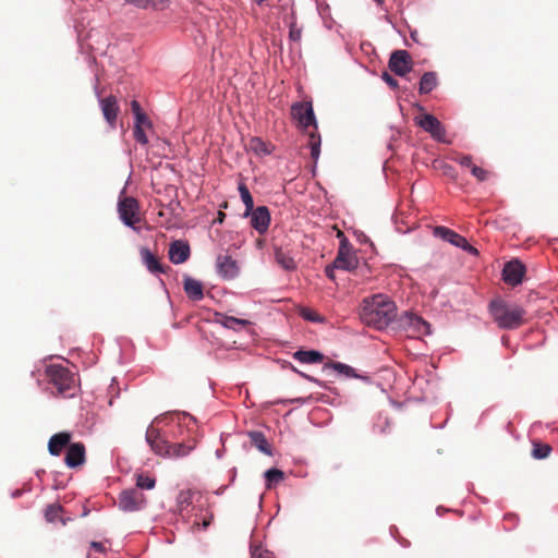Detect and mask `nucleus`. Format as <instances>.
I'll return each instance as SVG.
<instances>
[{"label":"nucleus","instance_id":"1","mask_svg":"<svg viewBox=\"0 0 558 558\" xmlns=\"http://www.w3.org/2000/svg\"><path fill=\"white\" fill-rule=\"evenodd\" d=\"M178 420H179V423L177 426L178 430L177 432L173 430L172 434H173V437H181L182 439H184V437H183L184 433L185 432L189 433L190 427L187 426L186 428H184L182 426L181 422L183 421L184 424H186L185 423L186 420H189L193 424H195V422H194V418L187 413L178 414ZM145 437H146V441L150 446L151 450L156 454L165 457V458L185 457L194 448V442L193 444L185 442L184 440L175 442V444H171L169 441V439L165 435H162L160 433V430L158 428H156L153 424L148 426Z\"/></svg>","mask_w":558,"mask_h":558},{"label":"nucleus","instance_id":"2","mask_svg":"<svg viewBox=\"0 0 558 558\" xmlns=\"http://www.w3.org/2000/svg\"><path fill=\"white\" fill-rule=\"evenodd\" d=\"M396 305L389 296L375 294L363 300L360 317L367 326L381 330L396 317Z\"/></svg>","mask_w":558,"mask_h":558},{"label":"nucleus","instance_id":"3","mask_svg":"<svg viewBox=\"0 0 558 558\" xmlns=\"http://www.w3.org/2000/svg\"><path fill=\"white\" fill-rule=\"evenodd\" d=\"M291 117L296 122L298 128L307 131L313 126V131L308 133L307 145L311 149V157L316 162L320 154V135L317 133V122L314 114L312 102H295L291 107Z\"/></svg>","mask_w":558,"mask_h":558},{"label":"nucleus","instance_id":"4","mask_svg":"<svg viewBox=\"0 0 558 558\" xmlns=\"http://www.w3.org/2000/svg\"><path fill=\"white\" fill-rule=\"evenodd\" d=\"M489 313L501 329H517L526 323V311L517 304H511L501 299L489 303Z\"/></svg>","mask_w":558,"mask_h":558},{"label":"nucleus","instance_id":"5","mask_svg":"<svg viewBox=\"0 0 558 558\" xmlns=\"http://www.w3.org/2000/svg\"><path fill=\"white\" fill-rule=\"evenodd\" d=\"M46 376L59 396L70 398L75 395L76 380L74 374L69 368L52 364L47 366Z\"/></svg>","mask_w":558,"mask_h":558},{"label":"nucleus","instance_id":"6","mask_svg":"<svg viewBox=\"0 0 558 558\" xmlns=\"http://www.w3.org/2000/svg\"><path fill=\"white\" fill-rule=\"evenodd\" d=\"M433 234L435 236L442 239L444 241L449 242L450 244H452L457 247L462 248L463 251L468 252L469 254H472L475 256L478 255L477 248L472 246L464 236L460 235L459 233H457L456 231H453L447 227H442V226L435 227L433 230Z\"/></svg>","mask_w":558,"mask_h":558},{"label":"nucleus","instance_id":"7","mask_svg":"<svg viewBox=\"0 0 558 558\" xmlns=\"http://www.w3.org/2000/svg\"><path fill=\"white\" fill-rule=\"evenodd\" d=\"M400 326L409 333L412 338H421L422 336L428 335L429 324L422 317L412 314L404 313L400 318Z\"/></svg>","mask_w":558,"mask_h":558},{"label":"nucleus","instance_id":"8","mask_svg":"<svg viewBox=\"0 0 558 558\" xmlns=\"http://www.w3.org/2000/svg\"><path fill=\"white\" fill-rule=\"evenodd\" d=\"M145 505L146 497L137 488L125 489L119 495V508L123 511H140Z\"/></svg>","mask_w":558,"mask_h":558},{"label":"nucleus","instance_id":"9","mask_svg":"<svg viewBox=\"0 0 558 558\" xmlns=\"http://www.w3.org/2000/svg\"><path fill=\"white\" fill-rule=\"evenodd\" d=\"M118 211L121 220L128 227L135 228L141 221L138 202L134 197H124L119 201Z\"/></svg>","mask_w":558,"mask_h":558},{"label":"nucleus","instance_id":"10","mask_svg":"<svg viewBox=\"0 0 558 558\" xmlns=\"http://www.w3.org/2000/svg\"><path fill=\"white\" fill-rule=\"evenodd\" d=\"M413 61L407 50H396L389 59V69L399 76H404L412 70Z\"/></svg>","mask_w":558,"mask_h":558},{"label":"nucleus","instance_id":"11","mask_svg":"<svg viewBox=\"0 0 558 558\" xmlns=\"http://www.w3.org/2000/svg\"><path fill=\"white\" fill-rule=\"evenodd\" d=\"M216 268L218 275L223 280H232L238 277L240 267L238 262L228 254H219L216 258Z\"/></svg>","mask_w":558,"mask_h":558},{"label":"nucleus","instance_id":"12","mask_svg":"<svg viewBox=\"0 0 558 558\" xmlns=\"http://www.w3.org/2000/svg\"><path fill=\"white\" fill-rule=\"evenodd\" d=\"M418 125L428 132L436 141L446 142V130L440 121L433 114H424L417 121Z\"/></svg>","mask_w":558,"mask_h":558},{"label":"nucleus","instance_id":"13","mask_svg":"<svg viewBox=\"0 0 558 558\" xmlns=\"http://www.w3.org/2000/svg\"><path fill=\"white\" fill-rule=\"evenodd\" d=\"M525 272L524 265L518 260H510L505 264L502 269V279L506 283L510 286H518L522 282V278Z\"/></svg>","mask_w":558,"mask_h":558},{"label":"nucleus","instance_id":"14","mask_svg":"<svg viewBox=\"0 0 558 558\" xmlns=\"http://www.w3.org/2000/svg\"><path fill=\"white\" fill-rule=\"evenodd\" d=\"M99 105L105 120L111 129H114L117 125L118 114L120 112V107L117 97L110 95L108 97L100 98Z\"/></svg>","mask_w":558,"mask_h":558},{"label":"nucleus","instance_id":"15","mask_svg":"<svg viewBox=\"0 0 558 558\" xmlns=\"http://www.w3.org/2000/svg\"><path fill=\"white\" fill-rule=\"evenodd\" d=\"M251 226L259 233L264 234L270 225V211L266 206L254 208L251 214Z\"/></svg>","mask_w":558,"mask_h":558},{"label":"nucleus","instance_id":"16","mask_svg":"<svg viewBox=\"0 0 558 558\" xmlns=\"http://www.w3.org/2000/svg\"><path fill=\"white\" fill-rule=\"evenodd\" d=\"M86 461V450L82 442H73L68 447L64 463L68 468L81 466Z\"/></svg>","mask_w":558,"mask_h":558},{"label":"nucleus","instance_id":"17","mask_svg":"<svg viewBox=\"0 0 558 558\" xmlns=\"http://www.w3.org/2000/svg\"><path fill=\"white\" fill-rule=\"evenodd\" d=\"M72 434L69 432H60L52 435L48 441V451L51 456H60L72 442Z\"/></svg>","mask_w":558,"mask_h":558},{"label":"nucleus","instance_id":"18","mask_svg":"<svg viewBox=\"0 0 558 558\" xmlns=\"http://www.w3.org/2000/svg\"><path fill=\"white\" fill-rule=\"evenodd\" d=\"M140 254H141L143 264L146 266V268L150 272H153V274H157V272L165 274L167 270L170 269L169 266H163L159 262V258L154 253H151L149 248L142 247L140 250Z\"/></svg>","mask_w":558,"mask_h":558},{"label":"nucleus","instance_id":"19","mask_svg":"<svg viewBox=\"0 0 558 558\" xmlns=\"http://www.w3.org/2000/svg\"><path fill=\"white\" fill-rule=\"evenodd\" d=\"M169 259L173 264H182L190 257V246L183 241H173L169 247Z\"/></svg>","mask_w":558,"mask_h":558},{"label":"nucleus","instance_id":"20","mask_svg":"<svg viewBox=\"0 0 558 558\" xmlns=\"http://www.w3.org/2000/svg\"><path fill=\"white\" fill-rule=\"evenodd\" d=\"M274 145L262 137L253 136L247 143V149L258 157L268 156L274 151Z\"/></svg>","mask_w":558,"mask_h":558},{"label":"nucleus","instance_id":"21","mask_svg":"<svg viewBox=\"0 0 558 558\" xmlns=\"http://www.w3.org/2000/svg\"><path fill=\"white\" fill-rule=\"evenodd\" d=\"M183 287L189 299L199 301L204 298L203 284L201 281L191 277H185Z\"/></svg>","mask_w":558,"mask_h":558},{"label":"nucleus","instance_id":"22","mask_svg":"<svg viewBox=\"0 0 558 558\" xmlns=\"http://www.w3.org/2000/svg\"><path fill=\"white\" fill-rule=\"evenodd\" d=\"M356 265H357L356 257L349 253H343L342 250L339 251V253L333 262V267H336L337 269H343V270H352L356 267Z\"/></svg>","mask_w":558,"mask_h":558},{"label":"nucleus","instance_id":"23","mask_svg":"<svg viewBox=\"0 0 558 558\" xmlns=\"http://www.w3.org/2000/svg\"><path fill=\"white\" fill-rule=\"evenodd\" d=\"M293 357L301 363L307 364L322 363L324 360V355L315 350H299L293 353Z\"/></svg>","mask_w":558,"mask_h":558},{"label":"nucleus","instance_id":"24","mask_svg":"<svg viewBox=\"0 0 558 558\" xmlns=\"http://www.w3.org/2000/svg\"><path fill=\"white\" fill-rule=\"evenodd\" d=\"M128 3H131L140 9H154V10H166L170 0H124Z\"/></svg>","mask_w":558,"mask_h":558},{"label":"nucleus","instance_id":"25","mask_svg":"<svg viewBox=\"0 0 558 558\" xmlns=\"http://www.w3.org/2000/svg\"><path fill=\"white\" fill-rule=\"evenodd\" d=\"M438 84L437 74L435 72H425L418 84L420 94H428L430 93Z\"/></svg>","mask_w":558,"mask_h":558},{"label":"nucleus","instance_id":"26","mask_svg":"<svg viewBox=\"0 0 558 558\" xmlns=\"http://www.w3.org/2000/svg\"><path fill=\"white\" fill-rule=\"evenodd\" d=\"M248 436L252 445L255 446L259 451L265 454H271L270 445L262 432H251Z\"/></svg>","mask_w":558,"mask_h":558},{"label":"nucleus","instance_id":"27","mask_svg":"<svg viewBox=\"0 0 558 558\" xmlns=\"http://www.w3.org/2000/svg\"><path fill=\"white\" fill-rule=\"evenodd\" d=\"M201 497V493L193 489H183L178 494L177 504L180 510L187 508L193 504L195 497Z\"/></svg>","mask_w":558,"mask_h":558},{"label":"nucleus","instance_id":"28","mask_svg":"<svg viewBox=\"0 0 558 558\" xmlns=\"http://www.w3.org/2000/svg\"><path fill=\"white\" fill-rule=\"evenodd\" d=\"M62 512V506H60L59 504H52L47 506L45 510V518L48 522L54 523L57 521H60L62 525H65L66 520L61 515Z\"/></svg>","mask_w":558,"mask_h":558},{"label":"nucleus","instance_id":"29","mask_svg":"<svg viewBox=\"0 0 558 558\" xmlns=\"http://www.w3.org/2000/svg\"><path fill=\"white\" fill-rule=\"evenodd\" d=\"M217 322H219L222 326L233 330H238L239 328L245 327L250 324L246 319L235 318L222 314H217Z\"/></svg>","mask_w":558,"mask_h":558},{"label":"nucleus","instance_id":"30","mask_svg":"<svg viewBox=\"0 0 558 558\" xmlns=\"http://www.w3.org/2000/svg\"><path fill=\"white\" fill-rule=\"evenodd\" d=\"M532 446V457L537 460L548 458L553 450L549 444L541 442L537 440H533Z\"/></svg>","mask_w":558,"mask_h":558},{"label":"nucleus","instance_id":"31","mask_svg":"<svg viewBox=\"0 0 558 558\" xmlns=\"http://www.w3.org/2000/svg\"><path fill=\"white\" fill-rule=\"evenodd\" d=\"M238 190H239L241 199H242V202L245 205L244 216L248 217L251 211L254 209L253 197H252V195L250 193L248 187L244 183H240Z\"/></svg>","mask_w":558,"mask_h":558},{"label":"nucleus","instance_id":"32","mask_svg":"<svg viewBox=\"0 0 558 558\" xmlns=\"http://www.w3.org/2000/svg\"><path fill=\"white\" fill-rule=\"evenodd\" d=\"M275 259L286 270H292L295 268V263L293 258L290 255H288L282 248H276Z\"/></svg>","mask_w":558,"mask_h":558},{"label":"nucleus","instance_id":"33","mask_svg":"<svg viewBox=\"0 0 558 558\" xmlns=\"http://www.w3.org/2000/svg\"><path fill=\"white\" fill-rule=\"evenodd\" d=\"M326 367H331L337 371L339 374L344 375L345 377L359 378L360 376L355 373V369L347 364L340 362H330L326 364Z\"/></svg>","mask_w":558,"mask_h":558},{"label":"nucleus","instance_id":"34","mask_svg":"<svg viewBox=\"0 0 558 558\" xmlns=\"http://www.w3.org/2000/svg\"><path fill=\"white\" fill-rule=\"evenodd\" d=\"M265 478L267 487L270 488L284 478V473L278 469H269L265 472Z\"/></svg>","mask_w":558,"mask_h":558},{"label":"nucleus","instance_id":"35","mask_svg":"<svg viewBox=\"0 0 558 558\" xmlns=\"http://www.w3.org/2000/svg\"><path fill=\"white\" fill-rule=\"evenodd\" d=\"M156 485V480L147 474H138L136 477L137 489H153Z\"/></svg>","mask_w":558,"mask_h":558},{"label":"nucleus","instance_id":"36","mask_svg":"<svg viewBox=\"0 0 558 558\" xmlns=\"http://www.w3.org/2000/svg\"><path fill=\"white\" fill-rule=\"evenodd\" d=\"M133 135L137 143L142 145L148 144V138L145 134L144 128H140V125H134Z\"/></svg>","mask_w":558,"mask_h":558},{"label":"nucleus","instance_id":"37","mask_svg":"<svg viewBox=\"0 0 558 558\" xmlns=\"http://www.w3.org/2000/svg\"><path fill=\"white\" fill-rule=\"evenodd\" d=\"M471 173L480 181H486L489 177V172L476 165L472 166Z\"/></svg>","mask_w":558,"mask_h":558},{"label":"nucleus","instance_id":"38","mask_svg":"<svg viewBox=\"0 0 558 558\" xmlns=\"http://www.w3.org/2000/svg\"><path fill=\"white\" fill-rule=\"evenodd\" d=\"M302 317L304 319H306V320H310V322H315V323H322L323 322V317L318 313H316V312H314V311H312L310 308H304L302 311Z\"/></svg>","mask_w":558,"mask_h":558},{"label":"nucleus","instance_id":"39","mask_svg":"<svg viewBox=\"0 0 558 558\" xmlns=\"http://www.w3.org/2000/svg\"><path fill=\"white\" fill-rule=\"evenodd\" d=\"M134 125H140V128H151V122L146 116L145 112L138 113L135 116V123Z\"/></svg>","mask_w":558,"mask_h":558},{"label":"nucleus","instance_id":"40","mask_svg":"<svg viewBox=\"0 0 558 558\" xmlns=\"http://www.w3.org/2000/svg\"><path fill=\"white\" fill-rule=\"evenodd\" d=\"M453 160L460 163L462 167L469 168L470 170L472 169V166H474L472 157L469 155H459L454 157Z\"/></svg>","mask_w":558,"mask_h":558},{"label":"nucleus","instance_id":"41","mask_svg":"<svg viewBox=\"0 0 558 558\" xmlns=\"http://www.w3.org/2000/svg\"><path fill=\"white\" fill-rule=\"evenodd\" d=\"M289 36L293 41H300L302 38V28L298 27L295 23H292L290 25Z\"/></svg>","mask_w":558,"mask_h":558},{"label":"nucleus","instance_id":"42","mask_svg":"<svg viewBox=\"0 0 558 558\" xmlns=\"http://www.w3.org/2000/svg\"><path fill=\"white\" fill-rule=\"evenodd\" d=\"M381 77L391 88L398 87V81L393 78L389 73L384 72Z\"/></svg>","mask_w":558,"mask_h":558},{"label":"nucleus","instance_id":"43","mask_svg":"<svg viewBox=\"0 0 558 558\" xmlns=\"http://www.w3.org/2000/svg\"><path fill=\"white\" fill-rule=\"evenodd\" d=\"M131 109H132V112L134 113V116H137L138 113H143L141 105L137 100L131 101Z\"/></svg>","mask_w":558,"mask_h":558},{"label":"nucleus","instance_id":"44","mask_svg":"<svg viewBox=\"0 0 558 558\" xmlns=\"http://www.w3.org/2000/svg\"><path fill=\"white\" fill-rule=\"evenodd\" d=\"M213 520H214V513H213V512H210V513H208V514L203 519V522H202V526H203V529H207V527L211 524Z\"/></svg>","mask_w":558,"mask_h":558},{"label":"nucleus","instance_id":"45","mask_svg":"<svg viewBox=\"0 0 558 558\" xmlns=\"http://www.w3.org/2000/svg\"><path fill=\"white\" fill-rule=\"evenodd\" d=\"M90 546H92L95 550H97V551H104V550H105V546H104V544H102V543H99V542H93V543L90 544Z\"/></svg>","mask_w":558,"mask_h":558},{"label":"nucleus","instance_id":"46","mask_svg":"<svg viewBox=\"0 0 558 558\" xmlns=\"http://www.w3.org/2000/svg\"><path fill=\"white\" fill-rule=\"evenodd\" d=\"M225 218H226V214L220 210V211H218L217 218L215 219L214 222L222 223L225 221Z\"/></svg>","mask_w":558,"mask_h":558},{"label":"nucleus","instance_id":"47","mask_svg":"<svg viewBox=\"0 0 558 558\" xmlns=\"http://www.w3.org/2000/svg\"><path fill=\"white\" fill-rule=\"evenodd\" d=\"M333 265L332 266H327L326 269H325V274L328 278L330 279H333Z\"/></svg>","mask_w":558,"mask_h":558},{"label":"nucleus","instance_id":"48","mask_svg":"<svg viewBox=\"0 0 558 558\" xmlns=\"http://www.w3.org/2000/svg\"><path fill=\"white\" fill-rule=\"evenodd\" d=\"M300 374H301L304 378H306L307 380H311V381H315V383H317V380H316L315 378H313V377H311V376H308V375L302 374V373H300Z\"/></svg>","mask_w":558,"mask_h":558},{"label":"nucleus","instance_id":"49","mask_svg":"<svg viewBox=\"0 0 558 558\" xmlns=\"http://www.w3.org/2000/svg\"><path fill=\"white\" fill-rule=\"evenodd\" d=\"M253 558H267V557H264L262 554H259L258 556H253Z\"/></svg>","mask_w":558,"mask_h":558},{"label":"nucleus","instance_id":"50","mask_svg":"<svg viewBox=\"0 0 558 558\" xmlns=\"http://www.w3.org/2000/svg\"><path fill=\"white\" fill-rule=\"evenodd\" d=\"M378 4H383L384 0H375Z\"/></svg>","mask_w":558,"mask_h":558},{"label":"nucleus","instance_id":"51","mask_svg":"<svg viewBox=\"0 0 558 558\" xmlns=\"http://www.w3.org/2000/svg\"><path fill=\"white\" fill-rule=\"evenodd\" d=\"M257 244H258V246H260L263 244V242L260 240H258Z\"/></svg>","mask_w":558,"mask_h":558},{"label":"nucleus","instance_id":"52","mask_svg":"<svg viewBox=\"0 0 558 558\" xmlns=\"http://www.w3.org/2000/svg\"><path fill=\"white\" fill-rule=\"evenodd\" d=\"M258 4H260L264 0H255Z\"/></svg>","mask_w":558,"mask_h":558}]
</instances>
